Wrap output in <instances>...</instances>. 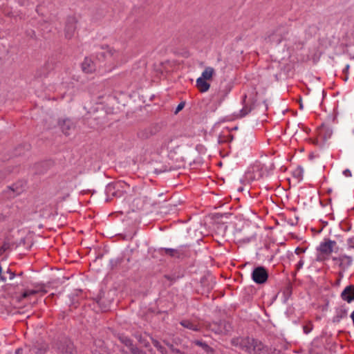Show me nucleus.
Here are the masks:
<instances>
[{
  "label": "nucleus",
  "mask_w": 354,
  "mask_h": 354,
  "mask_svg": "<svg viewBox=\"0 0 354 354\" xmlns=\"http://www.w3.org/2000/svg\"><path fill=\"white\" fill-rule=\"evenodd\" d=\"M231 344L249 354H270L272 352V348L253 337H234L231 339Z\"/></svg>",
  "instance_id": "nucleus-1"
},
{
  "label": "nucleus",
  "mask_w": 354,
  "mask_h": 354,
  "mask_svg": "<svg viewBox=\"0 0 354 354\" xmlns=\"http://www.w3.org/2000/svg\"><path fill=\"white\" fill-rule=\"evenodd\" d=\"M290 30L287 26L279 25L268 31L265 36V41L273 45H279L283 41H289Z\"/></svg>",
  "instance_id": "nucleus-2"
},
{
  "label": "nucleus",
  "mask_w": 354,
  "mask_h": 354,
  "mask_svg": "<svg viewBox=\"0 0 354 354\" xmlns=\"http://www.w3.org/2000/svg\"><path fill=\"white\" fill-rule=\"evenodd\" d=\"M182 146V140L180 136L176 135L167 136L164 138L162 148L169 152L176 153Z\"/></svg>",
  "instance_id": "nucleus-3"
},
{
  "label": "nucleus",
  "mask_w": 354,
  "mask_h": 354,
  "mask_svg": "<svg viewBox=\"0 0 354 354\" xmlns=\"http://www.w3.org/2000/svg\"><path fill=\"white\" fill-rule=\"evenodd\" d=\"M53 347L59 354H75L73 343L68 338L57 340Z\"/></svg>",
  "instance_id": "nucleus-4"
},
{
  "label": "nucleus",
  "mask_w": 354,
  "mask_h": 354,
  "mask_svg": "<svg viewBox=\"0 0 354 354\" xmlns=\"http://www.w3.org/2000/svg\"><path fill=\"white\" fill-rule=\"evenodd\" d=\"M268 278V270L263 266L255 268L252 273V280L257 284L265 283Z\"/></svg>",
  "instance_id": "nucleus-5"
},
{
  "label": "nucleus",
  "mask_w": 354,
  "mask_h": 354,
  "mask_svg": "<svg viewBox=\"0 0 354 354\" xmlns=\"http://www.w3.org/2000/svg\"><path fill=\"white\" fill-rule=\"evenodd\" d=\"M77 19L74 16H69L66 22L64 35L67 39H71L74 36L77 28Z\"/></svg>",
  "instance_id": "nucleus-6"
},
{
  "label": "nucleus",
  "mask_w": 354,
  "mask_h": 354,
  "mask_svg": "<svg viewBox=\"0 0 354 354\" xmlns=\"http://www.w3.org/2000/svg\"><path fill=\"white\" fill-rule=\"evenodd\" d=\"M159 131L158 125H152L144 129H140L137 133V136L141 140H147L156 135Z\"/></svg>",
  "instance_id": "nucleus-7"
},
{
  "label": "nucleus",
  "mask_w": 354,
  "mask_h": 354,
  "mask_svg": "<svg viewBox=\"0 0 354 354\" xmlns=\"http://www.w3.org/2000/svg\"><path fill=\"white\" fill-rule=\"evenodd\" d=\"M119 339L121 343L124 344L129 348L130 352L132 354H146V352L140 349L136 345L133 344V341L128 337L124 335H120Z\"/></svg>",
  "instance_id": "nucleus-8"
},
{
  "label": "nucleus",
  "mask_w": 354,
  "mask_h": 354,
  "mask_svg": "<svg viewBox=\"0 0 354 354\" xmlns=\"http://www.w3.org/2000/svg\"><path fill=\"white\" fill-rule=\"evenodd\" d=\"M53 64L52 62H46L44 65L38 68L35 73V78L43 79L46 77L49 73L53 70Z\"/></svg>",
  "instance_id": "nucleus-9"
},
{
  "label": "nucleus",
  "mask_w": 354,
  "mask_h": 354,
  "mask_svg": "<svg viewBox=\"0 0 354 354\" xmlns=\"http://www.w3.org/2000/svg\"><path fill=\"white\" fill-rule=\"evenodd\" d=\"M161 253L162 254L169 255L171 257L180 259L186 255L185 247L180 246L178 249L172 248H161Z\"/></svg>",
  "instance_id": "nucleus-10"
},
{
  "label": "nucleus",
  "mask_w": 354,
  "mask_h": 354,
  "mask_svg": "<svg viewBox=\"0 0 354 354\" xmlns=\"http://www.w3.org/2000/svg\"><path fill=\"white\" fill-rule=\"evenodd\" d=\"M58 125L62 133L66 136H69L71 131L74 130L75 127V123L68 118L59 120Z\"/></svg>",
  "instance_id": "nucleus-11"
},
{
  "label": "nucleus",
  "mask_w": 354,
  "mask_h": 354,
  "mask_svg": "<svg viewBox=\"0 0 354 354\" xmlns=\"http://www.w3.org/2000/svg\"><path fill=\"white\" fill-rule=\"evenodd\" d=\"M337 243L335 241L330 239H326L324 242H322L318 248V250L324 254H330L333 251L334 247Z\"/></svg>",
  "instance_id": "nucleus-12"
},
{
  "label": "nucleus",
  "mask_w": 354,
  "mask_h": 354,
  "mask_svg": "<svg viewBox=\"0 0 354 354\" xmlns=\"http://www.w3.org/2000/svg\"><path fill=\"white\" fill-rule=\"evenodd\" d=\"M48 349V345L42 339H39L33 343L30 351L35 354H45Z\"/></svg>",
  "instance_id": "nucleus-13"
},
{
  "label": "nucleus",
  "mask_w": 354,
  "mask_h": 354,
  "mask_svg": "<svg viewBox=\"0 0 354 354\" xmlns=\"http://www.w3.org/2000/svg\"><path fill=\"white\" fill-rule=\"evenodd\" d=\"M252 174L254 180H259L268 175L266 168L261 164H256L252 167Z\"/></svg>",
  "instance_id": "nucleus-14"
},
{
  "label": "nucleus",
  "mask_w": 354,
  "mask_h": 354,
  "mask_svg": "<svg viewBox=\"0 0 354 354\" xmlns=\"http://www.w3.org/2000/svg\"><path fill=\"white\" fill-rule=\"evenodd\" d=\"M341 298L348 302L351 303L354 301V285L346 286L341 293Z\"/></svg>",
  "instance_id": "nucleus-15"
},
{
  "label": "nucleus",
  "mask_w": 354,
  "mask_h": 354,
  "mask_svg": "<svg viewBox=\"0 0 354 354\" xmlns=\"http://www.w3.org/2000/svg\"><path fill=\"white\" fill-rule=\"evenodd\" d=\"M101 49L102 50V51L98 53L97 55V57L99 59H105L108 57H113L115 55V54H117L116 50L109 46H102L101 47Z\"/></svg>",
  "instance_id": "nucleus-16"
},
{
  "label": "nucleus",
  "mask_w": 354,
  "mask_h": 354,
  "mask_svg": "<svg viewBox=\"0 0 354 354\" xmlns=\"http://www.w3.org/2000/svg\"><path fill=\"white\" fill-rule=\"evenodd\" d=\"M82 69L86 73H92L95 71V66L90 58L85 57L82 63Z\"/></svg>",
  "instance_id": "nucleus-17"
},
{
  "label": "nucleus",
  "mask_w": 354,
  "mask_h": 354,
  "mask_svg": "<svg viewBox=\"0 0 354 354\" xmlns=\"http://www.w3.org/2000/svg\"><path fill=\"white\" fill-rule=\"evenodd\" d=\"M39 292H43L44 293L46 292V291L42 288L37 289V290H26L20 296L17 297V299L18 301L20 302L23 299H30L31 297L35 295L36 294L39 293Z\"/></svg>",
  "instance_id": "nucleus-18"
},
{
  "label": "nucleus",
  "mask_w": 354,
  "mask_h": 354,
  "mask_svg": "<svg viewBox=\"0 0 354 354\" xmlns=\"http://www.w3.org/2000/svg\"><path fill=\"white\" fill-rule=\"evenodd\" d=\"M196 87L200 92L205 93L209 89L210 84L208 83L206 80L198 77L196 80Z\"/></svg>",
  "instance_id": "nucleus-19"
},
{
  "label": "nucleus",
  "mask_w": 354,
  "mask_h": 354,
  "mask_svg": "<svg viewBox=\"0 0 354 354\" xmlns=\"http://www.w3.org/2000/svg\"><path fill=\"white\" fill-rule=\"evenodd\" d=\"M338 261L339 262V266L342 270H345V267L351 265L352 259L350 257L345 254L338 257Z\"/></svg>",
  "instance_id": "nucleus-20"
},
{
  "label": "nucleus",
  "mask_w": 354,
  "mask_h": 354,
  "mask_svg": "<svg viewBox=\"0 0 354 354\" xmlns=\"http://www.w3.org/2000/svg\"><path fill=\"white\" fill-rule=\"evenodd\" d=\"M180 324L183 326V327L190 329L194 331H199L201 328L198 325L193 323L192 322L188 320V319H184L182 320L180 322Z\"/></svg>",
  "instance_id": "nucleus-21"
},
{
  "label": "nucleus",
  "mask_w": 354,
  "mask_h": 354,
  "mask_svg": "<svg viewBox=\"0 0 354 354\" xmlns=\"http://www.w3.org/2000/svg\"><path fill=\"white\" fill-rule=\"evenodd\" d=\"M347 316V310L343 307L337 309L336 315L333 317V322H339L340 320Z\"/></svg>",
  "instance_id": "nucleus-22"
},
{
  "label": "nucleus",
  "mask_w": 354,
  "mask_h": 354,
  "mask_svg": "<svg viewBox=\"0 0 354 354\" xmlns=\"http://www.w3.org/2000/svg\"><path fill=\"white\" fill-rule=\"evenodd\" d=\"M120 185H121V183H117L113 185H111V184L109 185L106 187L107 193H109V194H111L113 196H115V197L120 196L121 193L120 192L118 193V192L115 191V189L119 188L120 187Z\"/></svg>",
  "instance_id": "nucleus-23"
},
{
  "label": "nucleus",
  "mask_w": 354,
  "mask_h": 354,
  "mask_svg": "<svg viewBox=\"0 0 354 354\" xmlns=\"http://www.w3.org/2000/svg\"><path fill=\"white\" fill-rule=\"evenodd\" d=\"M193 343L195 345L201 347L203 348V350L207 353H213L214 352V349L212 347H210L207 344H206L205 342L197 339V340H194L193 342Z\"/></svg>",
  "instance_id": "nucleus-24"
},
{
  "label": "nucleus",
  "mask_w": 354,
  "mask_h": 354,
  "mask_svg": "<svg viewBox=\"0 0 354 354\" xmlns=\"http://www.w3.org/2000/svg\"><path fill=\"white\" fill-rule=\"evenodd\" d=\"M214 74V69L212 67H206L205 69L202 73L201 78L206 80H209L212 79L213 75Z\"/></svg>",
  "instance_id": "nucleus-25"
},
{
  "label": "nucleus",
  "mask_w": 354,
  "mask_h": 354,
  "mask_svg": "<svg viewBox=\"0 0 354 354\" xmlns=\"http://www.w3.org/2000/svg\"><path fill=\"white\" fill-rule=\"evenodd\" d=\"M151 342L154 347H156L161 354L168 353L167 348L163 346L157 339L151 338Z\"/></svg>",
  "instance_id": "nucleus-26"
},
{
  "label": "nucleus",
  "mask_w": 354,
  "mask_h": 354,
  "mask_svg": "<svg viewBox=\"0 0 354 354\" xmlns=\"http://www.w3.org/2000/svg\"><path fill=\"white\" fill-rule=\"evenodd\" d=\"M133 336L144 347L148 348L150 346L149 342L145 338H144L140 333H136L133 335Z\"/></svg>",
  "instance_id": "nucleus-27"
},
{
  "label": "nucleus",
  "mask_w": 354,
  "mask_h": 354,
  "mask_svg": "<svg viewBox=\"0 0 354 354\" xmlns=\"http://www.w3.org/2000/svg\"><path fill=\"white\" fill-rule=\"evenodd\" d=\"M95 300L97 304L98 305L99 308L101 309L102 311H107L109 310V305L105 304L106 301L104 298L99 297Z\"/></svg>",
  "instance_id": "nucleus-28"
},
{
  "label": "nucleus",
  "mask_w": 354,
  "mask_h": 354,
  "mask_svg": "<svg viewBox=\"0 0 354 354\" xmlns=\"http://www.w3.org/2000/svg\"><path fill=\"white\" fill-rule=\"evenodd\" d=\"M252 111V108L248 106H245L241 110L239 111V116L244 117L248 115Z\"/></svg>",
  "instance_id": "nucleus-29"
},
{
  "label": "nucleus",
  "mask_w": 354,
  "mask_h": 354,
  "mask_svg": "<svg viewBox=\"0 0 354 354\" xmlns=\"http://www.w3.org/2000/svg\"><path fill=\"white\" fill-rule=\"evenodd\" d=\"M163 342L172 353L178 348L173 342H170L168 340H163Z\"/></svg>",
  "instance_id": "nucleus-30"
},
{
  "label": "nucleus",
  "mask_w": 354,
  "mask_h": 354,
  "mask_svg": "<svg viewBox=\"0 0 354 354\" xmlns=\"http://www.w3.org/2000/svg\"><path fill=\"white\" fill-rule=\"evenodd\" d=\"M10 248V244L8 243H4L0 248V256H1L6 250Z\"/></svg>",
  "instance_id": "nucleus-31"
},
{
  "label": "nucleus",
  "mask_w": 354,
  "mask_h": 354,
  "mask_svg": "<svg viewBox=\"0 0 354 354\" xmlns=\"http://www.w3.org/2000/svg\"><path fill=\"white\" fill-rule=\"evenodd\" d=\"M187 346L185 345L181 346V348H177L173 353L174 354H186L185 352L183 351Z\"/></svg>",
  "instance_id": "nucleus-32"
},
{
  "label": "nucleus",
  "mask_w": 354,
  "mask_h": 354,
  "mask_svg": "<svg viewBox=\"0 0 354 354\" xmlns=\"http://www.w3.org/2000/svg\"><path fill=\"white\" fill-rule=\"evenodd\" d=\"M185 102H181L178 106L176 108V110L174 111V113L175 114H177L178 112H180L184 107H185Z\"/></svg>",
  "instance_id": "nucleus-33"
},
{
  "label": "nucleus",
  "mask_w": 354,
  "mask_h": 354,
  "mask_svg": "<svg viewBox=\"0 0 354 354\" xmlns=\"http://www.w3.org/2000/svg\"><path fill=\"white\" fill-rule=\"evenodd\" d=\"M306 250V248H299V247H297L296 249H295V252L297 254H300L301 253H304Z\"/></svg>",
  "instance_id": "nucleus-34"
},
{
  "label": "nucleus",
  "mask_w": 354,
  "mask_h": 354,
  "mask_svg": "<svg viewBox=\"0 0 354 354\" xmlns=\"http://www.w3.org/2000/svg\"><path fill=\"white\" fill-rule=\"evenodd\" d=\"M348 245L349 248H354V237L348 239Z\"/></svg>",
  "instance_id": "nucleus-35"
},
{
  "label": "nucleus",
  "mask_w": 354,
  "mask_h": 354,
  "mask_svg": "<svg viewBox=\"0 0 354 354\" xmlns=\"http://www.w3.org/2000/svg\"><path fill=\"white\" fill-rule=\"evenodd\" d=\"M303 265H304V261L301 258L296 266V270L299 271L303 267Z\"/></svg>",
  "instance_id": "nucleus-36"
},
{
  "label": "nucleus",
  "mask_w": 354,
  "mask_h": 354,
  "mask_svg": "<svg viewBox=\"0 0 354 354\" xmlns=\"http://www.w3.org/2000/svg\"><path fill=\"white\" fill-rule=\"evenodd\" d=\"M7 273L9 274L10 279H12L15 277V273L9 268L7 270Z\"/></svg>",
  "instance_id": "nucleus-37"
},
{
  "label": "nucleus",
  "mask_w": 354,
  "mask_h": 354,
  "mask_svg": "<svg viewBox=\"0 0 354 354\" xmlns=\"http://www.w3.org/2000/svg\"><path fill=\"white\" fill-rule=\"evenodd\" d=\"M343 174L346 177H351V172L348 169H345L343 171Z\"/></svg>",
  "instance_id": "nucleus-38"
},
{
  "label": "nucleus",
  "mask_w": 354,
  "mask_h": 354,
  "mask_svg": "<svg viewBox=\"0 0 354 354\" xmlns=\"http://www.w3.org/2000/svg\"><path fill=\"white\" fill-rule=\"evenodd\" d=\"M181 342V339L180 338H175L173 340V343L178 347Z\"/></svg>",
  "instance_id": "nucleus-39"
},
{
  "label": "nucleus",
  "mask_w": 354,
  "mask_h": 354,
  "mask_svg": "<svg viewBox=\"0 0 354 354\" xmlns=\"http://www.w3.org/2000/svg\"><path fill=\"white\" fill-rule=\"evenodd\" d=\"M16 1L21 6H24L28 2V0H16Z\"/></svg>",
  "instance_id": "nucleus-40"
},
{
  "label": "nucleus",
  "mask_w": 354,
  "mask_h": 354,
  "mask_svg": "<svg viewBox=\"0 0 354 354\" xmlns=\"http://www.w3.org/2000/svg\"><path fill=\"white\" fill-rule=\"evenodd\" d=\"M1 272H2V268H1V266H0V278H1V280L4 281H6V277L5 276H1Z\"/></svg>",
  "instance_id": "nucleus-41"
},
{
  "label": "nucleus",
  "mask_w": 354,
  "mask_h": 354,
  "mask_svg": "<svg viewBox=\"0 0 354 354\" xmlns=\"http://www.w3.org/2000/svg\"><path fill=\"white\" fill-rule=\"evenodd\" d=\"M293 44L297 45L298 46L301 47L304 45V42L299 41L298 44L295 41L293 43Z\"/></svg>",
  "instance_id": "nucleus-42"
},
{
  "label": "nucleus",
  "mask_w": 354,
  "mask_h": 354,
  "mask_svg": "<svg viewBox=\"0 0 354 354\" xmlns=\"http://www.w3.org/2000/svg\"><path fill=\"white\" fill-rule=\"evenodd\" d=\"M349 67H350V66H349V65H348V64H347V65L345 66L344 69L343 70V72H344V73H347V72H348V69H349Z\"/></svg>",
  "instance_id": "nucleus-43"
},
{
  "label": "nucleus",
  "mask_w": 354,
  "mask_h": 354,
  "mask_svg": "<svg viewBox=\"0 0 354 354\" xmlns=\"http://www.w3.org/2000/svg\"><path fill=\"white\" fill-rule=\"evenodd\" d=\"M351 318L352 319V321H353V323L354 325V310L353 311V313L351 315Z\"/></svg>",
  "instance_id": "nucleus-44"
},
{
  "label": "nucleus",
  "mask_w": 354,
  "mask_h": 354,
  "mask_svg": "<svg viewBox=\"0 0 354 354\" xmlns=\"http://www.w3.org/2000/svg\"><path fill=\"white\" fill-rule=\"evenodd\" d=\"M21 351H22L21 348H18L16 350V354H21Z\"/></svg>",
  "instance_id": "nucleus-45"
},
{
  "label": "nucleus",
  "mask_w": 354,
  "mask_h": 354,
  "mask_svg": "<svg viewBox=\"0 0 354 354\" xmlns=\"http://www.w3.org/2000/svg\"><path fill=\"white\" fill-rule=\"evenodd\" d=\"M304 332H305L306 333H308V328H307V327H306V326H304Z\"/></svg>",
  "instance_id": "nucleus-46"
},
{
  "label": "nucleus",
  "mask_w": 354,
  "mask_h": 354,
  "mask_svg": "<svg viewBox=\"0 0 354 354\" xmlns=\"http://www.w3.org/2000/svg\"><path fill=\"white\" fill-rule=\"evenodd\" d=\"M9 188H10V189H12L13 192H16V190H15V188H14V185H12V186H11V187H9Z\"/></svg>",
  "instance_id": "nucleus-47"
},
{
  "label": "nucleus",
  "mask_w": 354,
  "mask_h": 354,
  "mask_svg": "<svg viewBox=\"0 0 354 354\" xmlns=\"http://www.w3.org/2000/svg\"><path fill=\"white\" fill-rule=\"evenodd\" d=\"M333 260L334 261H338V257H333Z\"/></svg>",
  "instance_id": "nucleus-48"
},
{
  "label": "nucleus",
  "mask_w": 354,
  "mask_h": 354,
  "mask_svg": "<svg viewBox=\"0 0 354 354\" xmlns=\"http://www.w3.org/2000/svg\"><path fill=\"white\" fill-rule=\"evenodd\" d=\"M165 278H167L169 280H171V277L169 276L165 275Z\"/></svg>",
  "instance_id": "nucleus-49"
},
{
  "label": "nucleus",
  "mask_w": 354,
  "mask_h": 354,
  "mask_svg": "<svg viewBox=\"0 0 354 354\" xmlns=\"http://www.w3.org/2000/svg\"><path fill=\"white\" fill-rule=\"evenodd\" d=\"M291 44H292L291 43L286 44V46H290Z\"/></svg>",
  "instance_id": "nucleus-50"
},
{
  "label": "nucleus",
  "mask_w": 354,
  "mask_h": 354,
  "mask_svg": "<svg viewBox=\"0 0 354 354\" xmlns=\"http://www.w3.org/2000/svg\"><path fill=\"white\" fill-rule=\"evenodd\" d=\"M23 274H24V273L21 272H20L19 274H18V275H19V276H22V275H23Z\"/></svg>",
  "instance_id": "nucleus-51"
}]
</instances>
